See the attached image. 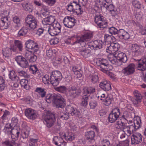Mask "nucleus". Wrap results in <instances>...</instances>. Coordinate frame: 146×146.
I'll list each match as a JSON object with an SVG mask.
<instances>
[{
    "label": "nucleus",
    "instance_id": "nucleus-64",
    "mask_svg": "<svg viewBox=\"0 0 146 146\" xmlns=\"http://www.w3.org/2000/svg\"><path fill=\"white\" fill-rule=\"evenodd\" d=\"M74 115L76 117L79 118L82 117V115L80 113V111L75 108L74 111L73 112Z\"/></svg>",
    "mask_w": 146,
    "mask_h": 146
},
{
    "label": "nucleus",
    "instance_id": "nucleus-30",
    "mask_svg": "<svg viewBox=\"0 0 146 146\" xmlns=\"http://www.w3.org/2000/svg\"><path fill=\"white\" fill-rule=\"evenodd\" d=\"M86 136V139L88 142L91 143L92 141L94 140V137H95V133L94 131H90L87 132L85 134Z\"/></svg>",
    "mask_w": 146,
    "mask_h": 146
},
{
    "label": "nucleus",
    "instance_id": "nucleus-27",
    "mask_svg": "<svg viewBox=\"0 0 146 146\" xmlns=\"http://www.w3.org/2000/svg\"><path fill=\"white\" fill-rule=\"evenodd\" d=\"M9 19L6 17L2 18L0 20V26L4 27L5 29H7L10 23Z\"/></svg>",
    "mask_w": 146,
    "mask_h": 146
},
{
    "label": "nucleus",
    "instance_id": "nucleus-53",
    "mask_svg": "<svg viewBox=\"0 0 146 146\" xmlns=\"http://www.w3.org/2000/svg\"><path fill=\"white\" fill-rule=\"evenodd\" d=\"M5 87V81L2 77H0V92L4 90Z\"/></svg>",
    "mask_w": 146,
    "mask_h": 146
},
{
    "label": "nucleus",
    "instance_id": "nucleus-21",
    "mask_svg": "<svg viewBox=\"0 0 146 146\" xmlns=\"http://www.w3.org/2000/svg\"><path fill=\"white\" fill-rule=\"evenodd\" d=\"M55 17L52 16H50L47 18L44 19L42 21V24L44 25L45 27H47L48 25H51L54 23L55 22Z\"/></svg>",
    "mask_w": 146,
    "mask_h": 146
},
{
    "label": "nucleus",
    "instance_id": "nucleus-32",
    "mask_svg": "<svg viewBox=\"0 0 146 146\" xmlns=\"http://www.w3.org/2000/svg\"><path fill=\"white\" fill-rule=\"evenodd\" d=\"M89 78L93 84H96L99 82V78L98 75L90 74L89 75Z\"/></svg>",
    "mask_w": 146,
    "mask_h": 146
},
{
    "label": "nucleus",
    "instance_id": "nucleus-46",
    "mask_svg": "<svg viewBox=\"0 0 146 146\" xmlns=\"http://www.w3.org/2000/svg\"><path fill=\"white\" fill-rule=\"evenodd\" d=\"M60 113L59 115V117L62 120H66L69 117V114L67 112L60 111Z\"/></svg>",
    "mask_w": 146,
    "mask_h": 146
},
{
    "label": "nucleus",
    "instance_id": "nucleus-49",
    "mask_svg": "<svg viewBox=\"0 0 146 146\" xmlns=\"http://www.w3.org/2000/svg\"><path fill=\"white\" fill-rule=\"evenodd\" d=\"M66 109L67 112L69 113H70L72 115H74L73 112L74 111L75 109L73 106L71 105L67 106L66 108Z\"/></svg>",
    "mask_w": 146,
    "mask_h": 146
},
{
    "label": "nucleus",
    "instance_id": "nucleus-28",
    "mask_svg": "<svg viewBox=\"0 0 146 146\" xmlns=\"http://www.w3.org/2000/svg\"><path fill=\"white\" fill-rule=\"evenodd\" d=\"M134 96V100H133V103L137 104L141 102L142 97L141 95L137 90H135L133 92Z\"/></svg>",
    "mask_w": 146,
    "mask_h": 146
},
{
    "label": "nucleus",
    "instance_id": "nucleus-14",
    "mask_svg": "<svg viewBox=\"0 0 146 146\" xmlns=\"http://www.w3.org/2000/svg\"><path fill=\"white\" fill-rule=\"evenodd\" d=\"M75 21L76 20L74 18L68 16L64 18L63 22L66 27L71 28L74 25Z\"/></svg>",
    "mask_w": 146,
    "mask_h": 146
},
{
    "label": "nucleus",
    "instance_id": "nucleus-15",
    "mask_svg": "<svg viewBox=\"0 0 146 146\" xmlns=\"http://www.w3.org/2000/svg\"><path fill=\"white\" fill-rule=\"evenodd\" d=\"M23 45L22 42L17 40H15L14 45L11 46V49L13 52H18L19 51L22 52L23 50Z\"/></svg>",
    "mask_w": 146,
    "mask_h": 146
},
{
    "label": "nucleus",
    "instance_id": "nucleus-29",
    "mask_svg": "<svg viewBox=\"0 0 146 146\" xmlns=\"http://www.w3.org/2000/svg\"><path fill=\"white\" fill-rule=\"evenodd\" d=\"M11 138L13 141L18 139L20 134L19 131L17 129H11Z\"/></svg>",
    "mask_w": 146,
    "mask_h": 146
},
{
    "label": "nucleus",
    "instance_id": "nucleus-11",
    "mask_svg": "<svg viewBox=\"0 0 146 146\" xmlns=\"http://www.w3.org/2000/svg\"><path fill=\"white\" fill-rule=\"evenodd\" d=\"M121 113L120 110L117 108L113 109L109 115V121L111 123H113L118 120Z\"/></svg>",
    "mask_w": 146,
    "mask_h": 146
},
{
    "label": "nucleus",
    "instance_id": "nucleus-57",
    "mask_svg": "<svg viewBox=\"0 0 146 146\" xmlns=\"http://www.w3.org/2000/svg\"><path fill=\"white\" fill-rule=\"evenodd\" d=\"M38 139L31 138L30 139L29 145L31 146H37Z\"/></svg>",
    "mask_w": 146,
    "mask_h": 146
},
{
    "label": "nucleus",
    "instance_id": "nucleus-50",
    "mask_svg": "<svg viewBox=\"0 0 146 146\" xmlns=\"http://www.w3.org/2000/svg\"><path fill=\"white\" fill-rule=\"evenodd\" d=\"M94 49L95 50H98L102 48L103 43L100 40H95L94 43Z\"/></svg>",
    "mask_w": 146,
    "mask_h": 146
},
{
    "label": "nucleus",
    "instance_id": "nucleus-63",
    "mask_svg": "<svg viewBox=\"0 0 146 146\" xmlns=\"http://www.w3.org/2000/svg\"><path fill=\"white\" fill-rule=\"evenodd\" d=\"M89 105L90 108L92 109H94L97 105V103L95 100H92L89 103Z\"/></svg>",
    "mask_w": 146,
    "mask_h": 146
},
{
    "label": "nucleus",
    "instance_id": "nucleus-2",
    "mask_svg": "<svg viewBox=\"0 0 146 146\" xmlns=\"http://www.w3.org/2000/svg\"><path fill=\"white\" fill-rule=\"evenodd\" d=\"M93 35L92 33H87L81 35L80 36L74 35L68 38L69 39L72 40L74 38H76V40L74 42V44H76L81 42H85L88 41L92 38Z\"/></svg>",
    "mask_w": 146,
    "mask_h": 146
},
{
    "label": "nucleus",
    "instance_id": "nucleus-54",
    "mask_svg": "<svg viewBox=\"0 0 146 146\" xmlns=\"http://www.w3.org/2000/svg\"><path fill=\"white\" fill-rule=\"evenodd\" d=\"M141 121L140 118L138 117L134 120L133 124L135 125L136 129H139L141 126Z\"/></svg>",
    "mask_w": 146,
    "mask_h": 146
},
{
    "label": "nucleus",
    "instance_id": "nucleus-60",
    "mask_svg": "<svg viewBox=\"0 0 146 146\" xmlns=\"http://www.w3.org/2000/svg\"><path fill=\"white\" fill-rule=\"evenodd\" d=\"M17 72L18 73V74L22 76H24L25 78H28V75L27 73L23 70H21L19 69H18L17 70Z\"/></svg>",
    "mask_w": 146,
    "mask_h": 146
},
{
    "label": "nucleus",
    "instance_id": "nucleus-62",
    "mask_svg": "<svg viewBox=\"0 0 146 146\" xmlns=\"http://www.w3.org/2000/svg\"><path fill=\"white\" fill-rule=\"evenodd\" d=\"M110 12L111 16L112 17H114L116 19H118L119 17L117 15V11L116 9L113 10V11H112Z\"/></svg>",
    "mask_w": 146,
    "mask_h": 146
},
{
    "label": "nucleus",
    "instance_id": "nucleus-23",
    "mask_svg": "<svg viewBox=\"0 0 146 146\" xmlns=\"http://www.w3.org/2000/svg\"><path fill=\"white\" fill-rule=\"evenodd\" d=\"M53 143L57 146H65L66 143L63 139L60 137H54L53 138Z\"/></svg>",
    "mask_w": 146,
    "mask_h": 146
},
{
    "label": "nucleus",
    "instance_id": "nucleus-13",
    "mask_svg": "<svg viewBox=\"0 0 146 146\" xmlns=\"http://www.w3.org/2000/svg\"><path fill=\"white\" fill-rule=\"evenodd\" d=\"M15 60L17 64L22 67L26 68L29 67V64L28 61L22 56H19L16 57Z\"/></svg>",
    "mask_w": 146,
    "mask_h": 146
},
{
    "label": "nucleus",
    "instance_id": "nucleus-7",
    "mask_svg": "<svg viewBox=\"0 0 146 146\" xmlns=\"http://www.w3.org/2000/svg\"><path fill=\"white\" fill-rule=\"evenodd\" d=\"M56 120L55 115L54 113L48 112L44 119V123L49 128L51 127Z\"/></svg>",
    "mask_w": 146,
    "mask_h": 146
},
{
    "label": "nucleus",
    "instance_id": "nucleus-6",
    "mask_svg": "<svg viewBox=\"0 0 146 146\" xmlns=\"http://www.w3.org/2000/svg\"><path fill=\"white\" fill-rule=\"evenodd\" d=\"M138 70L142 72L143 75V79L146 82V58H143V60H138Z\"/></svg>",
    "mask_w": 146,
    "mask_h": 146
},
{
    "label": "nucleus",
    "instance_id": "nucleus-61",
    "mask_svg": "<svg viewBox=\"0 0 146 146\" xmlns=\"http://www.w3.org/2000/svg\"><path fill=\"white\" fill-rule=\"evenodd\" d=\"M43 16H46L49 14V12L47 7L44 6L42 7V8L41 10Z\"/></svg>",
    "mask_w": 146,
    "mask_h": 146
},
{
    "label": "nucleus",
    "instance_id": "nucleus-4",
    "mask_svg": "<svg viewBox=\"0 0 146 146\" xmlns=\"http://www.w3.org/2000/svg\"><path fill=\"white\" fill-rule=\"evenodd\" d=\"M26 50L32 53H37L39 52L38 45L30 39L27 40L25 44Z\"/></svg>",
    "mask_w": 146,
    "mask_h": 146
},
{
    "label": "nucleus",
    "instance_id": "nucleus-55",
    "mask_svg": "<svg viewBox=\"0 0 146 146\" xmlns=\"http://www.w3.org/2000/svg\"><path fill=\"white\" fill-rule=\"evenodd\" d=\"M132 4L134 7L138 9L141 8V4L137 0H134L132 1Z\"/></svg>",
    "mask_w": 146,
    "mask_h": 146
},
{
    "label": "nucleus",
    "instance_id": "nucleus-56",
    "mask_svg": "<svg viewBox=\"0 0 146 146\" xmlns=\"http://www.w3.org/2000/svg\"><path fill=\"white\" fill-rule=\"evenodd\" d=\"M113 49L112 45L111 44L109 46L107 47L106 49V51L109 53V54H114L115 53V52Z\"/></svg>",
    "mask_w": 146,
    "mask_h": 146
},
{
    "label": "nucleus",
    "instance_id": "nucleus-48",
    "mask_svg": "<svg viewBox=\"0 0 146 146\" xmlns=\"http://www.w3.org/2000/svg\"><path fill=\"white\" fill-rule=\"evenodd\" d=\"M13 21L16 24L15 26V27L16 29H18V27L21 25L19 18L17 16H15L13 18Z\"/></svg>",
    "mask_w": 146,
    "mask_h": 146
},
{
    "label": "nucleus",
    "instance_id": "nucleus-41",
    "mask_svg": "<svg viewBox=\"0 0 146 146\" xmlns=\"http://www.w3.org/2000/svg\"><path fill=\"white\" fill-rule=\"evenodd\" d=\"M22 6L25 11L29 12H31L33 9V6L30 3H26L22 5Z\"/></svg>",
    "mask_w": 146,
    "mask_h": 146
},
{
    "label": "nucleus",
    "instance_id": "nucleus-8",
    "mask_svg": "<svg viewBox=\"0 0 146 146\" xmlns=\"http://www.w3.org/2000/svg\"><path fill=\"white\" fill-rule=\"evenodd\" d=\"M81 93V90H80L72 86L69 87L68 89L66 96L72 99H74L78 98L80 95Z\"/></svg>",
    "mask_w": 146,
    "mask_h": 146
},
{
    "label": "nucleus",
    "instance_id": "nucleus-59",
    "mask_svg": "<svg viewBox=\"0 0 146 146\" xmlns=\"http://www.w3.org/2000/svg\"><path fill=\"white\" fill-rule=\"evenodd\" d=\"M55 29H56L60 33L61 32V26L60 24L56 22V23H54L52 25H51Z\"/></svg>",
    "mask_w": 146,
    "mask_h": 146
},
{
    "label": "nucleus",
    "instance_id": "nucleus-17",
    "mask_svg": "<svg viewBox=\"0 0 146 146\" xmlns=\"http://www.w3.org/2000/svg\"><path fill=\"white\" fill-rule=\"evenodd\" d=\"M142 140V136L139 133L133 134L131 136V143L132 144H137L140 143Z\"/></svg>",
    "mask_w": 146,
    "mask_h": 146
},
{
    "label": "nucleus",
    "instance_id": "nucleus-31",
    "mask_svg": "<svg viewBox=\"0 0 146 146\" xmlns=\"http://www.w3.org/2000/svg\"><path fill=\"white\" fill-rule=\"evenodd\" d=\"M95 91V88L94 87H86L83 88L82 92L84 94H91L94 93Z\"/></svg>",
    "mask_w": 146,
    "mask_h": 146
},
{
    "label": "nucleus",
    "instance_id": "nucleus-40",
    "mask_svg": "<svg viewBox=\"0 0 146 146\" xmlns=\"http://www.w3.org/2000/svg\"><path fill=\"white\" fill-rule=\"evenodd\" d=\"M55 90L60 93L65 94L66 95L68 91L67 88L65 86H61L57 87L56 88Z\"/></svg>",
    "mask_w": 146,
    "mask_h": 146
},
{
    "label": "nucleus",
    "instance_id": "nucleus-58",
    "mask_svg": "<svg viewBox=\"0 0 146 146\" xmlns=\"http://www.w3.org/2000/svg\"><path fill=\"white\" fill-rule=\"evenodd\" d=\"M12 127L11 125V124L7 125L5 126L4 129L5 130V132L8 135H10L11 133V129H12Z\"/></svg>",
    "mask_w": 146,
    "mask_h": 146
},
{
    "label": "nucleus",
    "instance_id": "nucleus-19",
    "mask_svg": "<svg viewBox=\"0 0 146 146\" xmlns=\"http://www.w3.org/2000/svg\"><path fill=\"white\" fill-rule=\"evenodd\" d=\"M116 38H119L121 39L126 40L130 38L129 34L123 29H120L119 31V33L117 35L115 36Z\"/></svg>",
    "mask_w": 146,
    "mask_h": 146
},
{
    "label": "nucleus",
    "instance_id": "nucleus-26",
    "mask_svg": "<svg viewBox=\"0 0 146 146\" xmlns=\"http://www.w3.org/2000/svg\"><path fill=\"white\" fill-rule=\"evenodd\" d=\"M44 28H46L45 31H47L49 34L51 36H54L60 33L51 25H47L46 27L44 26Z\"/></svg>",
    "mask_w": 146,
    "mask_h": 146
},
{
    "label": "nucleus",
    "instance_id": "nucleus-42",
    "mask_svg": "<svg viewBox=\"0 0 146 146\" xmlns=\"http://www.w3.org/2000/svg\"><path fill=\"white\" fill-rule=\"evenodd\" d=\"M113 100V99L111 96H108L103 101L104 104L106 106H108L111 104Z\"/></svg>",
    "mask_w": 146,
    "mask_h": 146
},
{
    "label": "nucleus",
    "instance_id": "nucleus-38",
    "mask_svg": "<svg viewBox=\"0 0 146 146\" xmlns=\"http://www.w3.org/2000/svg\"><path fill=\"white\" fill-rule=\"evenodd\" d=\"M11 51H13L11 49V48H6L2 50L3 56L6 58L9 57L11 54Z\"/></svg>",
    "mask_w": 146,
    "mask_h": 146
},
{
    "label": "nucleus",
    "instance_id": "nucleus-10",
    "mask_svg": "<svg viewBox=\"0 0 146 146\" xmlns=\"http://www.w3.org/2000/svg\"><path fill=\"white\" fill-rule=\"evenodd\" d=\"M25 22L27 26L31 30H34L37 26L36 19L32 15L27 16L26 18Z\"/></svg>",
    "mask_w": 146,
    "mask_h": 146
},
{
    "label": "nucleus",
    "instance_id": "nucleus-39",
    "mask_svg": "<svg viewBox=\"0 0 146 146\" xmlns=\"http://www.w3.org/2000/svg\"><path fill=\"white\" fill-rule=\"evenodd\" d=\"M102 2L100 0H95V1L92 3L95 9L98 10L101 9Z\"/></svg>",
    "mask_w": 146,
    "mask_h": 146
},
{
    "label": "nucleus",
    "instance_id": "nucleus-36",
    "mask_svg": "<svg viewBox=\"0 0 146 146\" xmlns=\"http://www.w3.org/2000/svg\"><path fill=\"white\" fill-rule=\"evenodd\" d=\"M79 50L80 54L85 58L87 57L90 53V50L86 49L84 48H80Z\"/></svg>",
    "mask_w": 146,
    "mask_h": 146
},
{
    "label": "nucleus",
    "instance_id": "nucleus-52",
    "mask_svg": "<svg viewBox=\"0 0 146 146\" xmlns=\"http://www.w3.org/2000/svg\"><path fill=\"white\" fill-rule=\"evenodd\" d=\"M138 50H136L135 52H132L133 55L135 57L141 56L142 55V50L140 46Z\"/></svg>",
    "mask_w": 146,
    "mask_h": 146
},
{
    "label": "nucleus",
    "instance_id": "nucleus-24",
    "mask_svg": "<svg viewBox=\"0 0 146 146\" xmlns=\"http://www.w3.org/2000/svg\"><path fill=\"white\" fill-rule=\"evenodd\" d=\"M34 53L29 51H27L25 53V57L27 58L30 62H34L36 61L37 59V56L34 54Z\"/></svg>",
    "mask_w": 146,
    "mask_h": 146
},
{
    "label": "nucleus",
    "instance_id": "nucleus-34",
    "mask_svg": "<svg viewBox=\"0 0 146 146\" xmlns=\"http://www.w3.org/2000/svg\"><path fill=\"white\" fill-rule=\"evenodd\" d=\"M63 136L67 141H72L75 139L74 134L71 132L66 133Z\"/></svg>",
    "mask_w": 146,
    "mask_h": 146
},
{
    "label": "nucleus",
    "instance_id": "nucleus-25",
    "mask_svg": "<svg viewBox=\"0 0 146 146\" xmlns=\"http://www.w3.org/2000/svg\"><path fill=\"white\" fill-rule=\"evenodd\" d=\"M100 87L106 91H108L111 89L110 83L107 81L104 80L100 82L99 84Z\"/></svg>",
    "mask_w": 146,
    "mask_h": 146
},
{
    "label": "nucleus",
    "instance_id": "nucleus-37",
    "mask_svg": "<svg viewBox=\"0 0 146 146\" xmlns=\"http://www.w3.org/2000/svg\"><path fill=\"white\" fill-rule=\"evenodd\" d=\"M89 100V96L87 95H84L82 96L81 98V104L82 106H86L88 104V100Z\"/></svg>",
    "mask_w": 146,
    "mask_h": 146
},
{
    "label": "nucleus",
    "instance_id": "nucleus-47",
    "mask_svg": "<svg viewBox=\"0 0 146 146\" xmlns=\"http://www.w3.org/2000/svg\"><path fill=\"white\" fill-rule=\"evenodd\" d=\"M21 85L26 90L29 89V86L27 85L28 83V80L25 79H22L20 81Z\"/></svg>",
    "mask_w": 146,
    "mask_h": 146
},
{
    "label": "nucleus",
    "instance_id": "nucleus-16",
    "mask_svg": "<svg viewBox=\"0 0 146 146\" xmlns=\"http://www.w3.org/2000/svg\"><path fill=\"white\" fill-rule=\"evenodd\" d=\"M25 116L29 119L33 120L37 117L35 111L31 108L26 109L25 111Z\"/></svg>",
    "mask_w": 146,
    "mask_h": 146
},
{
    "label": "nucleus",
    "instance_id": "nucleus-44",
    "mask_svg": "<svg viewBox=\"0 0 146 146\" xmlns=\"http://www.w3.org/2000/svg\"><path fill=\"white\" fill-rule=\"evenodd\" d=\"M50 79V76L49 77L48 75L46 74L42 77V80L45 84H49L51 83L52 84Z\"/></svg>",
    "mask_w": 146,
    "mask_h": 146
},
{
    "label": "nucleus",
    "instance_id": "nucleus-9",
    "mask_svg": "<svg viewBox=\"0 0 146 146\" xmlns=\"http://www.w3.org/2000/svg\"><path fill=\"white\" fill-rule=\"evenodd\" d=\"M126 113H127V112H125L124 114L122 116L121 119L119 121L118 120L116 123L118 125L119 128L124 132H125L124 130L128 129V127L129 126V123L127 122V121L126 119V118L127 116L125 115Z\"/></svg>",
    "mask_w": 146,
    "mask_h": 146
},
{
    "label": "nucleus",
    "instance_id": "nucleus-51",
    "mask_svg": "<svg viewBox=\"0 0 146 146\" xmlns=\"http://www.w3.org/2000/svg\"><path fill=\"white\" fill-rule=\"evenodd\" d=\"M109 31L110 33L112 35H117L119 33V31L117 29L114 27H111L108 28Z\"/></svg>",
    "mask_w": 146,
    "mask_h": 146
},
{
    "label": "nucleus",
    "instance_id": "nucleus-1",
    "mask_svg": "<svg viewBox=\"0 0 146 146\" xmlns=\"http://www.w3.org/2000/svg\"><path fill=\"white\" fill-rule=\"evenodd\" d=\"M48 103L52 102L57 108H63L65 106V99L59 94H50L46 97Z\"/></svg>",
    "mask_w": 146,
    "mask_h": 146
},
{
    "label": "nucleus",
    "instance_id": "nucleus-33",
    "mask_svg": "<svg viewBox=\"0 0 146 146\" xmlns=\"http://www.w3.org/2000/svg\"><path fill=\"white\" fill-rule=\"evenodd\" d=\"M35 91L38 93V94L42 98L45 97L46 94V91L44 88H42L40 87H37L36 88Z\"/></svg>",
    "mask_w": 146,
    "mask_h": 146
},
{
    "label": "nucleus",
    "instance_id": "nucleus-43",
    "mask_svg": "<svg viewBox=\"0 0 146 146\" xmlns=\"http://www.w3.org/2000/svg\"><path fill=\"white\" fill-rule=\"evenodd\" d=\"M28 32V29L27 27H23L18 32V35L19 36H24Z\"/></svg>",
    "mask_w": 146,
    "mask_h": 146
},
{
    "label": "nucleus",
    "instance_id": "nucleus-22",
    "mask_svg": "<svg viewBox=\"0 0 146 146\" xmlns=\"http://www.w3.org/2000/svg\"><path fill=\"white\" fill-rule=\"evenodd\" d=\"M108 58L109 60L113 64H115L118 66L122 64L121 62L117 59V57L115 56L114 54H109L108 56Z\"/></svg>",
    "mask_w": 146,
    "mask_h": 146
},
{
    "label": "nucleus",
    "instance_id": "nucleus-3",
    "mask_svg": "<svg viewBox=\"0 0 146 146\" xmlns=\"http://www.w3.org/2000/svg\"><path fill=\"white\" fill-rule=\"evenodd\" d=\"M94 21L98 26L102 29L107 27V22L106 19L102 15H96L94 17Z\"/></svg>",
    "mask_w": 146,
    "mask_h": 146
},
{
    "label": "nucleus",
    "instance_id": "nucleus-5",
    "mask_svg": "<svg viewBox=\"0 0 146 146\" xmlns=\"http://www.w3.org/2000/svg\"><path fill=\"white\" fill-rule=\"evenodd\" d=\"M62 78L61 72L58 71H54L50 74V80L53 86H57Z\"/></svg>",
    "mask_w": 146,
    "mask_h": 146
},
{
    "label": "nucleus",
    "instance_id": "nucleus-12",
    "mask_svg": "<svg viewBox=\"0 0 146 146\" xmlns=\"http://www.w3.org/2000/svg\"><path fill=\"white\" fill-rule=\"evenodd\" d=\"M96 64L98 68L103 72L108 69L109 64L106 59H99L97 60Z\"/></svg>",
    "mask_w": 146,
    "mask_h": 146
},
{
    "label": "nucleus",
    "instance_id": "nucleus-18",
    "mask_svg": "<svg viewBox=\"0 0 146 146\" xmlns=\"http://www.w3.org/2000/svg\"><path fill=\"white\" fill-rule=\"evenodd\" d=\"M135 68V66L134 64H130L123 69V72L125 75H131L134 73Z\"/></svg>",
    "mask_w": 146,
    "mask_h": 146
},
{
    "label": "nucleus",
    "instance_id": "nucleus-45",
    "mask_svg": "<svg viewBox=\"0 0 146 146\" xmlns=\"http://www.w3.org/2000/svg\"><path fill=\"white\" fill-rule=\"evenodd\" d=\"M74 12H75L77 15H80L83 13V11L81 10V5L79 4L78 5L74 7Z\"/></svg>",
    "mask_w": 146,
    "mask_h": 146
},
{
    "label": "nucleus",
    "instance_id": "nucleus-35",
    "mask_svg": "<svg viewBox=\"0 0 146 146\" xmlns=\"http://www.w3.org/2000/svg\"><path fill=\"white\" fill-rule=\"evenodd\" d=\"M9 78L12 80L17 82L19 80V77L17 76L14 71L12 70L10 71L9 74Z\"/></svg>",
    "mask_w": 146,
    "mask_h": 146
},
{
    "label": "nucleus",
    "instance_id": "nucleus-20",
    "mask_svg": "<svg viewBox=\"0 0 146 146\" xmlns=\"http://www.w3.org/2000/svg\"><path fill=\"white\" fill-rule=\"evenodd\" d=\"M115 56L117 57V59L120 62L125 63L127 61V58L125 54L120 51L116 52L115 53Z\"/></svg>",
    "mask_w": 146,
    "mask_h": 146
}]
</instances>
